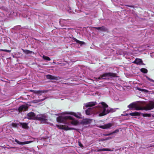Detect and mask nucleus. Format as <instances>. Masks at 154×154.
<instances>
[{"mask_svg": "<svg viewBox=\"0 0 154 154\" xmlns=\"http://www.w3.org/2000/svg\"><path fill=\"white\" fill-rule=\"evenodd\" d=\"M119 132V130L118 129H116V130H115V131H113L112 133H111L109 134H107L105 135V136H108V135H110L113 134H114L115 133H118Z\"/></svg>", "mask_w": 154, "mask_h": 154, "instance_id": "nucleus-26", "label": "nucleus"}, {"mask_svg": "<svg viewBox=\"0 0 154 154\" xmlns=\"http://www.w3.org/2000/svg\"><path fill=\"white\" fill-rule=\"evenodd\" d=\"M126 116H127V115H128V114H126Z\"/></svg>", "mask_w": 154, "mask_h": 154, "instance_id": "nucleus-38", "label": "nucleus"}, {"mask_svg": "<svg viewBox=\"0 0 154 154\" xmlns=\"http://www.w3.org/2000/svg\"><path fill=\"white\" fill-rule=\"evenodd\" d=\"M112 125V124L111 123H109L106 124H105L103 125L100 126L99 127L100 128L105 129H109Z\"/></svg>", "mask_w": 154, "mask_h": 154, "instance_id": "nucleus-9", "label": "nucleus"}, {"mask_svg": "<svg viewBox=\"0 0 154 154\" xmlns=\"http://www.w3.org/2000/svg\"><path fill=\"white\" fill-rule=\"evenodd\" d=\"M128 107L129 108H134L135 110H137L143 109L148 110L152 109L154 108V103L153 102L150 103L146 104L144 107H142L136 104L133 103L129 105L128 106Z\"/></svg>", "mask_w": 154, "mask_h": 154, "instance_id": "nucleus-3", "label": "nucleus"}, {"mask_svg": "<svg viewBox=\"0 0 154 154\" xmlns=\"http://www.w3.org/2000/svg\"><path fill=\"white\" fill-rule=\"evenodd\" d=\"M146 79L149 80V81H150V82H154V80L149 78L147 76H146Z\"/></svg>", "mask_w": 154, "mask_h": 154, "instance_id": "nucleus-28", "label": "nucleus"}, {"mask_svg": "<svg viewBox=\"0 0 154 154\" xmlns=\"http://www.w3.org/2000/svg\"><path fill=\"white\" fill-rule=\"evenodd\" d=\"M28 123H22V122H19L18 124V125L19 126L22 127L23 128L27 129H28L29 127L28 126Z\"/></svg>", "mask_w": 154, "mask_h": 154, "instance_id": "nucleus-11", "label": "nucleus"}, {"mask_svg": "<svg viewBox=\"0 0 154 154\" xmlns=\"http://www.w3.org/2000/svg\"><path fill=\"white\" fill-rule=\"evenodd\" d=\"M136 88H137V90L140 91H141L144 92V93H147L149 92V91L145 89H142L141 88H139L138 87H137Z\"/></svg>", "mask_w": 154, "mask_h": 154, "instance_id": "nucleus-19", "label": "nucleus"}, {"mask_svg": "<svg viewBox=\"0 0 154 154\" xmlns=\"http://www.w3.org/2000/svg\"><path fill=\"white\" fill-rule=\"evenodd\" d=\"M18 125V124H15V123H13L12 124V126L13 127H16L17 126V125Z\"/></svg>", "mask_w": 154, "mask_h": 154, "instance_id": "nucleus-31", "label": "nucleus"}, {"mask_svg": "<svg viewBox=\"0 0 154 154\" xmlns=\"http://www.w3.org/2000/svg\"><path fill=\"white\" fill-rule=\"evenodd\" d=\"M45 99V98H44V99H39V100H37V101H38V102H39L40 101H43V100H44Z\"/></svg>", "mask_w": 154, "mask_h": 154, "instance_id": "nucleus-32", "label": "nucleus"}, {"mask_svg": "<svg viewBox=\"0 0 154 154\" xmlns=\"http://www.w3.org/2000/svg\"><path fill=\"white\" fill-rule=\"evenodd\" d=\"M115 75V74L113 73H111V72H108V73H106L101 75L98 78L99 79H105V77H114Z\"/></svg>", "mask_w": 154, "mask_h": 154, "instance_id": "nucleus-5", "label": "nucleus"}, {"mask_svg": "<svg viewBox=\"0 0 154 154\" xmlns=\"http://www.w3.org/2000/svg\"><path fill=\"white\" fill-rule=\"evenodd\" d=\"M63 114H71L74 115L75 117L79 118L81 119V118L82 115L80 113L78 112L77 113H74L73 112H65L63 113Z\"/></svg>", "mask_w": 154, "mask_h": 154, "instance_id": "nucleus-7", "label": "nucleus"}, {"mask_svg": "<svg viewBox=\"0 0 154 154\" xmlns=\"http://www.w3.org/2000/svg\"><path fill=\"white\" fill-rule=\"evenodd\" d=\"M96 104V102H90L85 104L86 108L89 107L86 110V114L88 115L97 114L99 116H102L110 112H115L116 110V109L108 107V105L104 102L99 103L96 108L92 107Z\"/></svg>", "mask_w": 154, "mask_h": 154, "instance_id": "nucleus-1", "label": "nucleus"}, {"mask_svg": "<svg viewBox=\"0 0 154 154\" xmlns=\"http://www.w3.org/2000/svg\"><path fill=\"white\" fill-rule=\"evenodd\" d=\"M0 50L1 51H5V52H8V53H10L11 51V50H6V49H5V50L1 49V50Z\"/></svg>", "mask_w": 154, "mask_h": 154, "instance_id": "nucleus-30", "label": "nucleus"}, {"mask_svg": "<svg viewBox=\"0 0 154 154\" xmlns=\"http://www.w3.org/2000/svg\"><path fill=\"white\" fill-rule=\"evenodd\" d=\"M31 91L33 92L34 93L36 94L39 95H41L42 93L46 92V91H45L32 90Z\"/></svg>", "mask_w": 154, "mask_h": 154, "instance_id": "nucleus-15", "label": "nucleus"}, {"mask_svg": "<svg viewBox=\"0 0 154 154\" xmlns=\"http://www.w3.org/2000/svg\"><path fill=\"white\" fill-rule=\"evenodd\" d=\"M142 116L143 117H150L151 116V115L149 114H147V113H143Z\"/></svg>", "mask_w": 154, "mask_h": 154, "instance_id": "nucleus-27", "label": "nucleus"}, {"mask_svg": "<svg viewBox=\"0 0 154 154\" xmlns=\"http://www.w3.org/2000/svg\"><path fill=\"white\" fill-rule=\"evenodd\" d=\"M15 141L17 143L20 145L27 144L31 143L32 142V141H26L25 142H22L19 141L18 140H17L16 139H15Z\"/></svg>", "mask_w": 154, "mask_h": 154, "instance_id": "nucleus-10", "label": "nucleus"}, {"mask_svg": "<svg viewBox=\"0 0 154 154\" xmlns=\"http://www.w3.org/2000/svg\"><path fill=\"white\" fill-rule=\"evenodd\" d=\"M95 28L98 30L103 31H106L107 30L106 29L104 26L95 27Z\"/></svg>", "mask_w": 154, "mask_h": 154, "instance_id": "nucleus-16", "label": "nucleus"}, {"mask_svg": "<svg viewBox=\"0 0 154 154\" xmlns=\"http://www.w3.org/2000/svg\"><path fill=\"white\" fill-rule=\"evenodd\" d=\"M28 109L27 106L24 105H23L20 107L19 108V110L20 112L22 111H25Z\"/></svg>", "mask_w": 154, "mask_h": 154, "instance_id": "nucleus-13", "label": "nucleus"}, {"mask_svg": "<svg viewBox=\"0 0 154 154\" xmlns=\"http://www.w3.org/2000/svg\"><path fill=\"white\" fill-rule=\"evenodd\" d=\"M73 40H74V41L76 42L77 43L80 44L81 45L83 44L84 43V42H83L80 41H79L76 38H73Z\"/></svg>", "mask_w": 154, "mask_h": 154, "instance_id": "nucleus-21", "label": "nucleus"}, {"mask_svg": "<svg viewBox=\"0 0 154 154\" xmlns=\"http://www.w3.org/2000/svg\"><path fill=\"white\" fill-rule=\"evenodd\" d=\"M129 115L132 116H139L140 115V113L137 112H132L130 113Z\"/></svg>", "mask_w": 154, "mask_h": 154, "instance_id": "nucleus-17", "label": "nucleus"}, {"mask_svg": "<svg viewBox=\"0 0 154 154\" xmlns=\"http://www.w3.org/2000/svg\"><path fill=\"white\" fill-rule=\"evenodd\" d=\"M4 114V112L2 110L0 109V118L3 116Z\"/></svg>", "mask_w": 154, "mask_h": 154, "instance_id": "nucleus-29", "label": "nucleus"}, {"mask_svg": "<svg viewBox=\"0 0 154 154\" xmlns=\"http://www.w3.org/2000/svg\"><path fill=\"white\" fill-rule=\"evenodd\" d=\"M57 120L58 122H63L69 125H76L79 123L77 120L70 116H60L57 118Z\"/></svg>", "mask_w": 154, "mask_h": 154, "instance_id": "nucleus-2", "label": "nucleus"}, {"mask_svg": "<svg viewBox=\"0 0 154 154\" xmlns=\"http://www.w3.org/2000/svg\"><path fill=\"white\" fill-rule=\"evenodd\" d=\"M2 8H5L4 7H2Z\"/></svg>", "mask_w": 154, "mask_h": 154, "instance_id": "nucleus-37", "label": "nucleus"}, {"mask_svg": "<svg viewBox=\"0 0 154 154\" xmlns=\"http://www.w3.org/2000/svg\"><path fill=\"white\" fill-rule=\"evenodd\" d=\"M31 150H33V149H31Z\"/></svg>", "mask_w": 154, "mask_h": 154, "instance_id": "nucleus-39", "label": "nucleus"}, {"mask_svg": "<svg viewBox=\"0 0 154 154\" xmlns=\"http://www.w3.org/2000/svg\"><path fill=\"white\" fill-rule=\"evenodd\" d=\"M136 88H137V90L140 91H141L144 92V93H147L149 92V91L145 89H142L141 88H139L138 87H137Z\"/></svg>", "mask_w": 154, "mask_h": 154, "instance_id": "nucleus-20", "label": "nucleus"}, {"mask_svg": "<svg viewBox=\"0 0 154 154\" xmlns=\"http://www.w3.org/2000/svg\"><path fill=\"white\" fill-rule=\"evenodd\" d=\"M45 60L50 61L51 60L50 58L48 57L43 55L42 57Z\"/></svg>", "mask_w": 154, "mask_h": 154, "instance_id": "nucleus-25", "label": "nucleus"}, {"mask_svg": "<svg viewBox=\"0 0 154 154\" xmlns=\"http://www.w3.org/2000/svg\"><path fill=\"white\" fill-rule=\"evenodd\" d=\"M36 117L35 114L33 112H30L27 114L26 118L29 119L36 120Z\"/></svg>", "mask_w": 154, "mask_h": 154, "instance_id": "nucleus-6", "label": "nucleus"}, {"mask_svg": "<svg viewBox=\"0 0 154 154\" xmlns=\"http://www.w3.org/2000/svg\"><path fill=\"white\" fill-rule=\"evenodd\" d=\"M140 71L143 73H146L148 71L147 69L144 68H142L140 69Z\"/></svg>", "mask_w": 154, "mask_h": 154, "instance_id": "nucleus-23", "label": "nucleus"}, {"mask_svg": "<svg viewBox=\"0 0 154 154\" xmlns=\"http://www.w3.org/2000/svg\"><path fill=\"white\" fill-rule=\"evenodd\" d=\"M134 63L138 65L143 64L142 60L140 59H136Z\"/></svg>", "mask_w": 154, "mask_h": 154, "instance_id": "nucleus-14", "label": "nucleus"}, {"mask_svg": "<svg viewBox=\"0 0 154 154\" xmlns=\"http://www.w3.org/2000/svg\"><path fill=\"white\" fill-rule=\"evenodd\" d=\"M46 77L48 79L55 80H58L59 79L58 77L50 75H47Z\"/></svg>", "mask_w": 154, "mask_h": 154, "instance_id": "nucleus-12", "label": "nucleus"}, {"mask_svg": "<svg viewBox=\"0 0 154 154\" xmlns=\"http://www.w3.org/2000/svg\"><path fill=\"white\" fill-rule=\"evenodd\" d=\"M22 50H23V51L26 54H31L32 53H33V52L32 51H30L28 50H24L22 49Z\"/></svg>", "mask_w": 154, "mask_h": 154, "instance_id": "nucleus-18", "label": "nucleus"}, {"mask_svg": "<svg viewBox=\"0 0 154 154\" xmlns=\"http://www.w3.org/2000/svg\"><path fill=\"white\" fill-rule=\"evenodd\" d=\"M57 126L58 128L60 129H64L66 130H75L76 131H78V129H77L73 128H69L68 127H65L63 125H57Z\"/></svg>", "mask_w": 154, "mask_h": 154, "instance_id": "nucleus-8", "label": "nucleus"}, {"mask_svg": "<svg viewBox=\"0 0 154 154\" xmlns=\"http://www.w3.org/2000/svg\"><path fill=\"white\" fill-rule=\"evenodd\" d=\"M34 102H35V103H36V102H38V101H37V102H35V101H34Z\"/></svg>", "mask_w": 154, "mask_h": 154, "instance_id": "nucleus-34", "label": "nucleus"}, {"mask_svg": "<svg viewBox=\"0 0 154 154\" xmlns=\"http://www.w3.org/2000/svg\"><path fill=\"white\" fill-rule=\"evenodd\" d=\"M114 100H117V99H114Z\"/></svg>", "mask_w": 154, "mask_h": 154, "instance_id": "nucleus-36", "label": "nucleus"}, {"mask_svg": "<svg viewBox=\"0 0 154 154\" xmlns=\"http://www.w3.org/2000/svg\"><path fill=\"white\" fill-rule=\"evenodd\" d=\"M153 146V147H154V145H153V146Z\"/></svg>", "mask_w": 154, "mask_h": 154, "instance_id": "nucleus-35", "label": "nucleus"}, {"mask_svg": "<svg viewBox=\"0 0 154 154\" xmlns=\"http://www.w3.org/2000/svg\"><path fill=\"white\" fill-rule=\"evenodd\" d=\"M79 146H81V147H82V144H81V143H79Z\"/></svg>", "mask_w": 154, "mask_h": 154, "instance_id": "nucleus-33", "label": "nucleus"}, {"mask_svg": "<svg viewBox=\"0 0 154 154\" xmlns=\"http://www.w3.org/2000/svg\"><path fill=\"white\" fill-rule=\"evenodd\" d=\"M90 121L88 119H84L83 121V122L85 124H88L90 123Z\"/></svg>", "mask_w": 154, "mask_h": 154, "instance_id": "nucleus-24", "label": "nucleus"}, {"mask_svg": "<svg viewBox=\"0 0 154 154\" xmlns=\"http://www.w3.org/2000/svg\"><path fill=\"white\" fill-rule=\"evenodd\" d=\"M48 117L45 115H37L36 117V120L40 121L41 123H47L48 120Z\"/></svg>", "mask_w": 154, "mask_h": 154, "instance_id": "nucleus-4", "label": "nucleus"}, {"mask_svg": "<svg viewBox=\"0 0 154 154\" xmlns=\"http://www.w3.org/2000/svg\"><path fill=\"white\" fill-rule=\"evenodd\" d=\"M110 151V149H107V148H103L102 149H98L97 151L100 152V151Z\"/></svg>", "mask_w": 154, "mask_h": 154, "instance_id": "nucleus-22", "label": "nucleus"}]
</instances>
